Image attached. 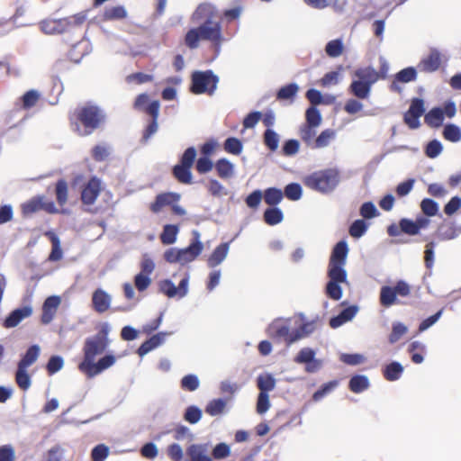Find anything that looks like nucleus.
<instances>
[{
    "label": "nucleus",
    "instance_id": "48",
    "mask_svg": "<svg viewBox=\"0 0 461 461\" xmlns=\"http://www.w3.org/2000/svg\"><path fill=\"white\" fill-rule=\"evenodd\" d=\"M339 385V382L337 380L330 381L326 383L321 386L313 394L312 400L314 402H319L323 399L326 395L330 393L337 386Z\"/></svg>",
    "mask_w": 461,
    "mask_h": 461
},
{
    "label": "nucleus",
    "instance_id": "58",
    "mask_svg": "<svg viewBox=\"0 0 461 461\" xmlns=\"http://www.w3.org/2000/svg\"><path fill=\"white\" fill-rule=\"evenodd\" d=\"M196 158V149L194 147L187 148L180 158L178 165L192 167Z\"/></svg>",
    "mask_w": 461,
    "mask_h": 461
},
{
    "label": "nucleus",
    "instance_id": "26",
    "mask_svg": "<svg viewBox=\"0 0 461 461\" xmlns=\"http://www.w3.org/2000/svg\"><path fill=\"white\" fill-rule=\"evenodd\" d=\"M357 79L373 86L378 79L379 74L373 67L359 68L354 72Z\"/></svg>",
    "mask_w": 461,
    "mask_h": 461
},
{
    "label": "nucleus",
    "instance_id": "16",
    "mask_svg": "<svg viewBox=\"0 0 461 461\" xmlns=\"http://www.w3.org/2000/svg\"><path fill=\"white\" fill-rule=\"evenodd\" d=\"M209 447L208 443L191 444L186 448V455L190 461H212Z\"/></svg>",
    "mask_w": 461,
    "mask_h": 461
},
{
    "label": "nucleus",
    "instance_id": "22",
    "mask_svg": "<svg viewBox=\"0 0 461 461\" xmlns=\"http://www.w3.org/2000/svg\"><path fill=\"white\" fill-rule=\"evenodd\" d=\"M230 250V242H224L217 246L207 260V265L214 268L221 265L228 256Z\"/></svg>",
    "mask_w": 461,
    "mask_h": 461
},
{
    "label": "nucleus",
    "instance_id": "53",
    "mask_svg": "<svg viewBox=\"0 0 461 461\" xmlns=\"http://www.w3.org/2000/svg\"><path fill=\"white\" fill-rule=\"evenodd\" d=\"M408 328L402 322H393L392 327V332L389 335L390 343H396L405 333H407Z\"/></svg>",
    "mask_w": 461,
    "mask_h": 461
},
{
    "label": "nucleus",
    "instance_id": "10",
    "mask_svg": "<svg viewBox=\"0 0 461 461\" xmlns=\"http://www.w3.org/2000/svg\"><path fill=\"white\" fill-rule=\"evenodd\" d=\"M348 253V246L346 240L339 241L332 249L328 270L340 269L347 271L345 266Z\"/></svg>",
    "mask_w": 461,
    "mask_h": 461
},
{
    "label": "nucleus",
    "instance_id": "46",
    "mask_svg": "<svg viewBox=\"0 0 461 461\" xmlns=\"http://www.w3.org/2000/svg\"><path fill=\"white\" fill-rule=\"evenodd\" d=\"M284 196L292 201H297L302 197L303 189L298 183H290L284 189Z\"/></svg>",
    "mask_w": 461,
    "mask_h": 461
},
{
    "label": "nucleus",
    "instance_id": "7",
    "mask_svg": "<svg viewBox=\"0 0 461 461\" xmlns=\"http://www.w3.org/2000/svg\"><path fill=\"white\" fill-rule=\"evenodd\" d=\"M190 274L185 273L184 277L180 280L177 286L171 279H164L158 283L159 292L168 298L182 299L188 294L189 292Z\"/></svg>",
    "mask_w": 461,
    "mask_h": 461
},
{
    "label": "nucleus",
    "instance_id": "3",
    "mask_svg": "<svg viewBox=\"0 0 461 461\" xmlns=\"http://www.w3.org/2000/svg\"><path fill=\"white\" fill-rule=\"evenodd\" d=\"M86 19L85 14L78 13L62 19H45L40 23V27L45 34H61L80 26Z\"/></svg>",
    "mask_w": 461,
    "mask_h": 461
},
{
    "label": "nucleus",
    "instance_id": "19",
    "mask_svg": "<svg viewBox=\"0 0 461 461\" xmlns=\"http://www.w3.org/2000/svg\"><path fill=\"white\" fill-rule=\"evenodd\" d=\"M101 189V180L96 176L91 177L81 191V202H95Z\"/></svg>",
    "mask_w": 461,
    "mask_h": 461
},
{
    "label": "nucleus",
    "instance_id": "33",
    "mask_svg": "<svg viewBox=\"0 0 461 461\" xmlns=\"http://www.w3.org/2000/svg\"><path fill=\"white\" fill-rule=\"evenodd\" d=\"M403 373V366L397 361L385 366L384 369V376L387 381H397Z\"/></svg>",
    "mask_w": 461,
    "mask_h": 461
},
{
    "label": "nucleus",
    "instance_id": "38",
    "mask_svg": "<svg viewBox=\"0 0 461 461\" xmlns=\"http://www.w3.org/2000/svg\"><path fill=\"white\" fill-rule=\"evenodd\" d=\"M299 90V86L296 83H290L284 86H282L276 93V99L279 101L282 100H293L297 92Z\"/></svg>",
    "mask_w": 461,
    "mask_h": 461
},
{
    "label": "nucleus",
    "instance_id": "14",
    "mask_svg": "<svg viewBox=\"0 0 461 461\" xmlns=\"http://www.w3.org/2000/svg\"><path fill=\"white\" fill-rule=\"evenodd\" d=\"M115 360L116 359L113 355L108 354L101 357L97 362L94 360L93 362L89 363L85 367H82L80 371L84 373L88 378H92L113 366Z\"/></svg>",
    "mask_w": 461,
    "mask_h": 461
},
{
    "label": "nucleus",
    "instance_id": "30",
    "mask_svg": "<svg viewBox=\"0 0 461 461\" xmlns=\"http://www.w3.org/2000/svg\"><path fill=\"white\" fill-rule=\"evenodd\" d=\"M40 352L41 348L38 345H32L18 362L17 366L28 368L37 361Z\"/></svg>",
    "mask_w": 461,
    "mask_h": 461
},
{
    "label": "nucleus",
    "instance_id": "32",
    "mask_svg": "<svg viewBox=\"0 0 461 461\" xmlns=\"http://www.w3.org/2000/svg\"><path fill=\"white\" fill-rule=\"evenodd\" d=\"M173 176L181 184L190 185L193 183L191 167L176 165L172 169Z\"/></svg>",
    "mask_w": 461,
    "mask_h": 461
},
{
    "label": "nucleus",
    "instance_id": "55",
    "mask_svg": "<svg viewBox=\"0 0 461 461\" xmlns=\"http://www.w3.org/2000/svg\"><path fill=\"white\" fill-rule=\"evenodd\" d=\"M443 146L441 142L438 140H432L427 144L425 154L429 158H435L441 154Z\"/></svg>",
    "mask_w": 461,
    "mask_h": 461
},
{
    "label": "nucleus",
    "instance_id": "51",
    "mask_svg": "<svg viewBox=\"0 0 461 461\" xmlns=\"http://www.w3.org/2000/svg\"><path fill=\"white\" fill-rule=\"evenodd\" d=\"M325 51L329 57L337 58L342 54L343 42L339 39L332 40L326 44Z\"/></svg>",
    "mask_w": 461,
    "mask_h": 461
},
{
    "label": "nucleus",
    "instance_id": "5",
    "mask_svg": "<svg viewBox=\"0 0 461 461\" xmlns=\"http://www.w3.org/2000/svg\"><path fill=\"white\" fill-rule=\"evenodd\" d=\"M219 77L212 70L194 71L192 74L191 91L195 95H212L217 89Z\"/></svg>",
    "mask_w": 461,
    "mask_h": 461
},
{
    "label": "nucleus",
    "instance_id": "61",
    "mask_svg": "<svg viewBox=\"0 0 461 461\" xmlns=\"http://www.w3.org/2000/svg\"><path fill=\"white\" fill-rule=\"evenodd\" d=\"M283 197V191L276 187H269L264 192V202H281Z\"/></svg>",
    "mask_w": 461,
    "mask_h": 461
},
{
    "label": "nucleus",
    "instance_id": "44",
    "mask_svg": "<svg viewBox=\"0 0 461 461\" xmlns=\"http://www.w3.org/2000/svg\"><path fill=\"white\" fill-rule=\"evenodd\" d=\"M180 384L183 390L194 392L199 388L200 380L196 375L189 374L182 377Z\"/></svg>",
    "mask_w": 461,
    "mask_h": 461
},
{
    "label": "nucleus",
    "instance_id": "64",
    "mask_svg": "<svg viewBox=\"0 0 461 461\" xmlns=\"http://www.w3.org/2000/svg\"><path fill=\"white\" fill-rule=\"evenodd\" d=\"M151 284V278L149 276L143 273H139L134 277V285L139 292L145 291Z\"/></svg>",
    "mask_w": 461,
    "mask_h": 461
},
{
    "label": "nucleus",
    "instance_id": "25",
    "mask_svg": "<svg viewBox=\"0 0 461 461\" xmlns=\"http://www.w3.org/2000/svg\"><path fill=\"white\" fill-rule=\"evenodd\" d=\"M444 122V112L441 107H433L424 116V122L430 128L438 129Z\"/></svg>",
    "mask_w": 461,
    "mask_h": 461
},
{
    "label": "nucleus",
    "instance_id": "40",
    "mask_svg": "<svg viewBox=\"0 0 461 461\" xmlns=\"http://www.w3.org/2000/svg\"><path fill=\"white\" fill-rule=\"evenodd\" d=\"M127 16V11L122 5L106 8L104 12V19L106 21L122 20Z\"/></svg>",
    "mask_w": 461,
    "mask_h": 461
},
{
    "label": "nucleus",
    "instance_id": "27",
    "mask_svg": "<svg viewBox=\"0 0 461 461\" xmlns=\"http://www.w3.org/2000/svg\"><path fill=\"white\" fill-rule=\"evenodd\" d=\"M276 380L270 373L260 374L257 377V386L259 393H268L276 388Z\"/></svg>",
    "mask_w": 461,
    "mask_h": 461
},
{
    "label": "nucleus",
    "instance_id": "47",
    "mask_svg": "<svg viewBox=\"0 0 461 461\" xmlns=\"http://www.w3.org/2000/svg\"><path fill=\"white\" fill-rule=\"evenodd\" d=\"M316 352L312 348H303L299 350L297 355L294 357V362L299 365H306L308 362H311L315 358Z\"/></svg>",
    "mask_w": 461,
    "mask_h": 461
},
{
    "label": "nucleus",
    "instance_id": "62",
    "mask_svg": "<svg viewBox=\"0 0 461 461\" xmlns=\"http://www.w3.org/2000/svg\"><path fill=\"white\" fill-rule=\"evenodd\" d=\"M64 366V360L60 356H52L47 363V371L50 375L59 372Z\"/></svg>",
    "mask_w": 461,
    "mask_h": 461
},
{
    "label": "nucleus",
    "instance_id": "43",
    "mask_svg": "<svg viewBox=\"0 0 461 461\" xmlns=\"http://www.w3.org/2000/svg\"><path fill=\"white\" fill-rule=\"evenodd\" d=\"M178 228L176 225L167 224L164 227L160 235L161 242L165 245H170L176 242Z\"/></svg>",
    "mask_w": 461,
    "mask_h": 461
},
{
    "label": "nucleus",
    "instance_id": "41",
    "mask_svg": "<svg viewBox=\"0 0 461 461\" xmlns=\"http://www.w3.org/2000/svg\"><path fill=\"white\" fill-rule=\"evenodd\" d=\"M203 416L202 410L196 405L188 406L184 412V420L190 424L198 423Z\"/></svg>",
    "mask_w": 461,
    "mask_h": 461
},
{
    "label": "nucleus",
    "instance_id": "56",
    "mask_svg": "<svg viewBox=\"0 0 461 461\" xmlns=\"http://www.w3.org/2000/svg\"><path fill=\"white\" fill-rule=\"evenodd\" d=\"M425 113L424 101L421 98L415 97L411 100L410 107L405 113L420 117Z\"/></svg>",
    "mask_w": 461,
    "mask_h": 461
},
{
    "label": "nucleus",
    "instance_id": "29",
    "mask_svg": "<svg viewBox=\"0 0 461 461\" xmlns=\"http://www.w3.org/2000/svg\"><path fill=\"white\" fill-rule=\"evenodd\" d=\"M370 386L369 379L365 375H353L348 383L349 389L355 393H360Z\"/></svg>",
    "mask_w": 461,
    "mask_h": 461
},
{
    "label": "nucleus",
    "instance_id": "49",
    "mask_svg": "<svg viewBox=\"0 0 461 461\" xmlns=\"http://www.w3.org/2000/svg\"><path fill=\"white\" fill-rule=\"evenodd\" d=\"M279 135L272 129H267L264 132V143L271 150L276 151L279 145Z\"/></svg>",
    "mask_w": 461,
    "mask_h": 461
},
{
    "label": "nucleus",
    "instance_id": "23",
    "mask_svg": "<svg viewBox=\"0 0 461 461\" xmlns=\"http://www.w3.org/2000/svg\"><path fill=\"white\" fill-rule=\"evenodd\" d=\"M372 86L358 79H353L348 86V92L359 100L367 99L371 94Z\"/></svg>",
    "mask_w": 461,
    "mask_h": 461
},
{
    "label": "nucleus",
    "instance_id": "34",
    "mask_svg": "<svg viewBox=\"0 0 461 461\" xmlns=\"http://www.w3.org/2000/svg\"><path fill=\"white\" fill-rule=\"evenodd\" d=\"M15 382L18 387L23 391H27L31 387L32 378L28 374L27 368L17 366Z\"/></svg>",
    "mask_w": 461,
    "mask_h": 461
},
{
    "label": "nucleus",
    "instance_id": "36",
    "mask_svg": "<svg viewBox=\"0 0 461 461\" xmlns=\"http://www.w3.org/2000/svg\"><path fill=\"white\" fill-rule=\"evenodd\" d=\"M442 135L446 140L456 143L461 140V129L454 123H447L444 126Z\"/></svg>",
    "mask_w": 461,
    "mask_h": 461
},
{
    "label": "nucleus",
    "instance_id": "54",
    "mask_svg": "<svg viewBox=\"0 0 461 461\" xmlns=\"http://www.w3.org/2000/svg\"><path fill=\"white\" fill-rule=\"evenodd\" d=\"M242 149V142L235 137H230L224 141V149L230 154L239 155Z\"/></svg>",
    "mask_w": 461,
    "mask_h": 461
},
{
    "label": "nucleus",
    "instance_id": "37",
    "mask_svg": "<svg viewBox=\"0 0 461 461\" xmlns=\"http://www.w3.org/2000/svg\"><path fill=\"white\" fill-rule=\"evenodd\" d=\"M215 169L221 178H229L234 174V165L226 158L219 159L215 164Z\"/></svg>",
    "mask_w": 461,
    "mask_h": 461
},
{
    "label": "nucleus",
    "instance_id": "21",
    "mask_svg": "<svg viewBox=\"0 0 461 461\" xmlns=\"http://www.w3.org/2000/svg\"><path fill=\"white\" fill-rule=\"evenodd\" d=\"M170 334V332H158L153 335L140 346V348L137 350V353L139 354L140 357H144L151 350L161 346L165 342L167 336Z\"/></svg>",
    "mask_w": 461,
    "mask_h": 461
},
{
    "label": "nucleus",
    "instance_id": "50",
    "mask_svg": "<svg viewBox=\"0 0 461 461\" xmlns=\"http://www.w3.org/2000/svg\"><path fill=\"white\" fill-rule=\"evenodd\" d=\"M305 119L307 125L318 127L321 123V112L314 106H310L305 112Z\"/></svg>",
    "mask_w": 461,
    "mask_h": 461
},
{
    "label": "nucleus",
    "instance_id": "39",
    "mask_svg": "<svg viewBox=\"0 0 461 461\" xmlns=\"http://www.w3.org/2000/svg\"><path fill=\"white\" fill-rule=\"evenodd\" d=\"M368 227L369 224L364 219H358L351 223L348 232L351 237L359 239L366 234Z\"/></svg>",
    "mask_w": 461,
    "mask_h": 461
},
{
    "label": "nucleus",
    "instance_id": "6",
    "mask_svg": "<svg viewBox=\"0 0 461 461\" xmlns=\"http://www.w3.org/2000/svg\"><path fill=\"white\" fill-rule=\"evenodd\" d=\"M290 326V318H276L268 324L266 332L271 339L276 341L284 340L287 346H290L294 344L290 341V337H293V330Z\"/></svg>",
    "mask_w": 461,
    "mask_h": 461
},
{
    "label": "nucleus",
    "instance_id": "1",
    "mask_svg": "<svg viewBox=\"0 0 461 461\" xmlns=\"http://www.w3.org/2000/svg\"><path fill=\"white\" fill-rule=\"evenodd\" d=\"M200 41H211L218 55L223 41L221 23L219 22L199 23V26L190 29L185 36V44L191 50L197 49Z\"/></svg>",
    "mask_w": 461,
    "mask_h": 461
},
{
    "label": "nucleus",
    "instance_id": "17",
    "mask_svg": "<svg viewBox=\"0 0 461 461\" xmlns=\"http://www.w3.org/2000/svg\"><path fill=\"white\" fill-rule=\"evenodd\" d=\"M32 314V308L29 305L17 308L11 312L5 319L3 326L6 329L14 328L18 326L21 321Z\"/></svg>",
    "mask_w": 461,
    "mask_h": 461
},
{
    "label": "nucleus",
    "instance_id": "35",
    "mask_svg": "<svg viewBox=\"0 0 461 461\" xmlns=\"http://www.w3.org/2000/svg\"><path fill=\"white\" fill-rule=\"evenodd\" d=\"M336 131L332 129H326L315 139L313 148L322 149L330 145V141L335 140Z\"/></svg>",
    "mask_w": 461,
    "mask_h": 461
},
{
    "label": "nucleus",
    "instance_id": "15",
    "mask_svg": "<svg viewBox=\"0 0 461 461\" xmlns=\"http://www.w3.org/2000/svg\"><path fill=\"white\" fill-rule=\"evenodd\" d=\"M441 65V54L438 49L432 48L428 56L423 58L418 65L420 71L432 73L437 71Z\"/></svg>",
    "mask_w": 461,
    "mask_h": 461
},
{
    "label": "nucleus",
    "instance_id": "45",
    "mask_svg": "<svg viewBox=\"0 0 461 461\" xmlns=\"http://www.w3.org/2000/svg\"><path fill=\"white\" fill-rule=\"evenodd\" d=\"M226 407V401L223 399H214L209 402L205 407V411L210 416H217L223 412Z\"/></svg>",
    "mask_w": 461,
    "mask_h": 461
},
{
    "label": "nucleus",
    "instance_id": "63",
    "mask_svg": "<svg viewBox=\"0 0 461 461\" xmlns=\"http://www.w3.org/2000/svg\"><path fill=\"white\" fill-rule=\"evenodd\" d=\"M109 455V448L104 444L95 446L91 452L93 461H104Z\"/></svg>",
    "mask_w": 461,
    "mask_h": 461
},
{
    "label": "nucleus",
    "instance_id": "2",
    "mask_svg": "<svg viewBox=\"0 0 461 461\" xmlns=\"http://www.w3.org/2000/svg\"><path fill=\"white\" fill-rule=\"evenodd\" d=\"M339 182V173L334 168L315 171L306 176L303 179V183L307 187L321 194L331 193Z\"/></svg>",
    "mask_w": 461,
    "mask_h": 461
},
{
    "label": "nucleus",
    "instance_id": "24",
    "mask_svg": "<svg viewBox=\"0 0 461 461\" xmlns=\"http://www.w3.org/2000/svg\"><path fill=\"white\" fill-rule=\"evenodd\" d=\"M316 329L314 321H303L298 328L293 330V337H290L291 342H297L312 335Z\"/></svg>",
    "mask_w": 461,
    "mask_h": 461
},
{
    "label": "nucleus",
    "instance_id": "11",
    "mask_svg": "<svg viewBox=\"0 0 461 461\" xmlns=\"http://www.w3.org/2000/svg\"><path fill=\"white\" fill-rule=\"evenodd\" d=\"M193 241L188 247L179 249L180 264L185 265L194 261L203 251V245L200 240V233L198 230H193Z\"/></svg>",
    "mask_w": 461,
    "mask_h": 461
},
{
    "label": "nucleus",
    "instance_id": "52",
    "mask_svg": "<svg viewBox=\"0 0 461 461\" xmlns=\"http://www.w3.org/2000/svg\"><path fill=\"white\" fill-rule=\"evenodd\" d=\"M416 77L417 71L413 67L403 68L395 75V80L402 83H409L414 81Z\"/></svg>",
    "mask_w": 461,
    "mask_h": 461
},
{
    "label": "nucleus",
    "instance_id": "4",
    "mask_svg": "<svg viewBox=\"0 0 461 461\" xmlns=\"http://www.w3.org/2000/svg\"><path fill=\"white\" fill-rule=\"evenodd\" d=\"M77 119L83 126V130L77 126L79 134L86 136L91 134L104 122L105 114L98 106L86 104L79 110Z\"/></svg>",
    "mask_w": 461,
    "mask_h": 461
},
{
    "label": "nucleus",
    "instance_id": "31",
    "mask_svg": "<svg viewBox=\"0 0 461 461\" xmlns=\"http://www.w3.org/2000/svg\"><path fill=\"white\" fill-rule=\"evenodd\" d=\"M379 300L380 303L386 308L395 304L397 303V294L393 287L389 285L382 286Z\"/></svg>",
    "mask_w": 461,
    "mask_h": 461
},
{
    "label": "nucleus",
    "instance_id": "28",
    "mask_svg": "<svg viewBox=\"0 0 461 461\" xmlns=\"http://www.w3.org/2000/svg\"><path fill=\"white\" fill-rule=\"evenodd\" d=\"M270 206L267 207L264 212V221L268 225H276L280 223L284 219V214L281 209L277 208V203H269Z\"/></svg>",
    "mask_w": 461,
    "mask_h": 461
},
{
    "label": "nucleus",
    "instance_id": "60",
    "mask_svg": "<svg viewBox=\"0 0 461 461\" xmlns=\"http://www.w3.org/2000/svg\"><path fill=\"white\" fill-rule=\"evenodd\" d=\"M167 455L172 461H181L184 456V451L178 443H172L167 448Z\"/></svg>",
    "mask_w": 461,
    "mask_h": 461
},
{
    "label": "nucleus",
    "instance_id": "18",
    "mask_svg": "<svg viewBox=\"0 0 461 461\" xmlns=\"http://www.w3.org/2000/svg\"><path fill=\"white\" fill-rule=\"evenodd\" d=\"M112 303V296L102 288H97L92 294V305L98 313L105 312Z\"/></svg>",
    "mask_w": 461,
    "mask_h": 461
},
{
    "label": "nucleus",
    "instance_id": "57",
    "mask_svg": "<svg viewBox=\"0 0 461 461\" xmlns=\"http://www.w3.org/2000/svg\"><path fill=\"white\" fill-rule=\"evenodd\" d=\"M359 213L364 220L373 219L380 215L375 203H362Z\"/></svg>",
    "mask_w": 461,
    "mask_h": 461
},
{
    "label": "nucleus",
    "instance_id": "9",
    "mask_svg": "<svg viewBox=\"0 0 461 461\" xmlns=\"http://www.w3.org/2000/svg\"><path fill=\"white\" fill-rule=\"evenodd\" d=\"M328 276L330 280L326 285V294L331 300L339 301L343 295L340 284H348L347 271H341L340 269L328 270Z\"/></svg>",
    "mask_w": 461,
    "mask_h": 461
},
{
    "label": "nucleus",
    "instance_id": "13",
    "mask_svg": "<svg viewBox=\"0 0 461 461\" xmlns=\"http://www.w3.org/2000/svg\"><path fill=\"white\" fill-rule=\"evenodd\" d=\"M219 16L216 7L209 3H203L197 6L193 13L191 20L194 23H215L214 21Z\"/></svg>",
    "mask_w": 461,
    "mask_h": 461
},
{
    "label": "nucleus",
    "instance_id": "59",
    "mask_svg": "<svg viewBox=\"0 0 461 461\" xmlns=\"http://www.w3.org/2000/svg\"><path fill=\"white\" fill-rule=\"evenodd\" d=\"M230 455V447L226 443H219L217 444L212 451V456L215 459H223L228 457Z\"/></svg>",
    "mask_w": 461,
    "mask_h": 461
},
{
    "label": "nucleus",
    "instance_id": "20",
    "mask_svg": "<svg viewBox=\"0 0 461 461\" xmlns=\"http://www.w3.org/2000/svg\"><path fill=\"white\" fill-rule=\"evenodd\" d=\"M61 303L60 297L58 295L49 296L42 305L41 322L49 324L54 319L57 310Z\"/></svg>",
    "mask_w": 461,
    "mask_h": 461
},
{
    "label": "nucleus",
    "instance_id": "8",
    "mask_svg": "<svg viewBox=\"0 0 461 461\" xmlns=\"http://www.w3.org/2000/svg\"><path fill=\"white\" fill-rule=\"evenodd\" d=\"M108 346L109 343L95 336L86 338L83 348L84 359L78 365V369H82V367L95 360V357L103 354Z\"/></svg>",
    "mask_w": 461,
    "mask_h": 461
},
{
    "label": "nucleus",
    "instance_id": "12",
    "mask_svg": "<svg viewBox=\"0 0 461 461\" xmlns=\"http://www.w3.org/2000/svg\"><path fill=\"white\" fill-rule=\"evenodd\" d=\"M387 234L390 237H399L402 234L415 236L419 234L418 226L414 220L402 218L398 223H392L387 227Z\"/></svg>",
    "mask_w": 461,
    "mask_h": 461
},
{
    "label": "nucleus",
    "instance_id": "42",
    "mask_svg": "<svg viewBox=\"0 0 461 461\" xmlns=\"http://www.w3.org/2000/svg\"><path fill=\"white\" fill-rule=\"evenodd\" d=\"M315 128V126L304 124L300 129V137L302 140L311 149H312L314 145V137L316 135Z\"/></svg>",
    "mask_w": 461,
    "mask_h": 461
}]
</instances>
